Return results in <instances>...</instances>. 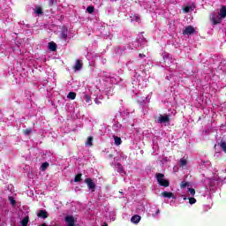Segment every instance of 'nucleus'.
<instances>
[{"label":"nucleus","mask_w":226,"mask_h":226,"mask_svg":"<svg viewBox=\"0 0 226 226\" xmlns=\"http://www.w3.org/2000/svg\"><path fill=\"white\" fill-rule=\"evenodd\" d=\"M225 17H226V8L223 6L220 10V17L212 16L211 18L212 24H214V26H216L217 24H222V19H225Z\"/></svg>","instance_id":"nucleus-1"},{"label":"nucleus","mask_w":226,"mask_h":226,"mask_svg":"<svg viewBox=\"0 0 226 226\" xmlns=\"http://www.w3.org/2000/svg\"><path fill=\"white\" fill-rule=\"evenodd\" d=\"M155 178L157 180L158 185H160V186H164V188H168V186H170V182H169V180L165 179L164 174L156 173Z\"/></svg>","instance_id":"nucleus-2"},{"label":"nucleus","mask_w":226,"mask_h":226,"mask_svg":"<svg viewBox=\"0 0 226 226\" xmlns=\"http://www.w3.org/2000/svg\"><path fill=\"white\" fill-rule=\"evenodd\" d=\"M159 124H165L170 123V117L169 115H160L157 118Z\"/></svg>","instance_id":"nucleus-3"},{"label":"nucleus","mask_w":226,"mask_h":226,"mask_svg":"<svg viewBox=\"0 0 226 226\" xmlns=\"http://www.w3.org/2000/svg\"><path fill=\"white\" fill-rule=\"evenodd\" d=\"M85 183L87 185L88 190L90 192H94L96 190V184H94V181H93L92 178H86Z\"/></svg>","instance_id":"nucleus-4"},{"label":"nucleus","mask_w":226,"mask_h":226,"mask_svg":"<svg viewBox=\"0 0 226 226\" xmlns=\"http://www.w3.org/2000/svg\"><path fill=\"white\" fill-rule=\"evenodd\" d=\"M64 222L66 226H75V217H73V215H66Z\"/></svg>","instance_id":"nucleus-5"},{"label":"nucleus","mask_w":226,"mask_h":226,"mask_svg":"<svg viewBox=\"0 0 226 226\" xmlns=\"http://www.w3.org/2000/svg\"><path fill=\"white\" fill-rule=\"evenodd\" d=\"M194 33H196L195 28H193V26H188L187 27H185V29L183 31V34L184 35H190V34H194Z\"/></svg>","instance_id":"nucleus-6"},{"label":"nucleus","mask_w":226,"mask_h":226,"mask_svg":"<svg viewBox=\"0 0 226 226\" xmlns=\"http://www.w3.org/2000/svg\"><path fill=\"white\" fill-rule=\"evenodd\" d=\"M61 38L64 39V41H66L68 38V28L63 27L61 31Z\"/></svg>","instance_id":"nucleus-7"},{"label":"nucleus","mask_w":226,"mask_h":226,"mask_svg":"<svg viewBox=\"0 0 226 226\" xmlns=\"http://www.w3.org/2000/svg\"><path fill=\"white\" fill-rule=\"evenodd\" d=\"M73 69L76 71V72H79L82 69V61H80V59H77L76 60V64L75 65L73 66Z\"/></svg>","instance_id":"nucleus-8"},{"label":"nucleus","mask_w":226,"mask_h":226,"mask_svg":"<svg viewBox=\"0 0 226 226\" xmlns=\"http://www.w3.org/2000/svg\"><path fill=\"white\" fill-rule=\"evenodd\" d=\"M162 197H165L166 199H176V196H174V193L169 192L167 191H164L162 192Z\"/></svg>","instance_id":"nucleus-9"},{"label":"nucleus","mask_w":226,"mask_h":226,"mask_svg":"<svg viewBox=\"0 0 226 226\" xmlns=\"http://www.w3.org/2000/svg\"><path fill=\"white\" fill-rule=\"evenodd\" d=\"M38 218H43L45 220L46 218H49V215H47V211L45 210H40L37 214Z\"/></svg>","instance_id":"nucleus-10"},{"label":"nucleus","mask_w":226,"mask_h":226,"mask_svg":"<svg viewBox=\"0 0 226 226\" xmlns=\"http://www.w3.org/2000/svg\"><path fill=\"white\" fill-rule=\"evenodd\" d=\"M49 49L51 50V52H56V50H57V44H56L54 41H51L49 43Z\"/></svg>","instance_id":"nucleus-11"},{"label":"nucleus","mask_w":226,"mask_h":226,"mask_svg":"<svg viewBox=\"0 0 226 226\" xmlns=\"http://www.w3.org/2000/svg\"><path fill=\"white\" fill-rule=\"evenodd\" d=\"M140 220H141V217H140V215H133V216L131 218V222H132V223H139V222H140Z\"/></svg>","instance_id":"nucleus-12"},{"label":"nucleus","mask_w":226,"mask_h":226,"mask_svg":"<svg viewBox=\"0 0 226 226\" xmlns=\"http://www.w3.org/2000/svg\"><path fill=\"white\" fill-rule=\"evenodd\" d=\"M217 146H219V147H221V149H222L224 153H226V142H225V140L222 139V140L218 143Z\"/></svg>","instance_id":"nucleus-13"},{"label":"nucleus","mask_w":226,"mask_h":226,"mask_svg":"<svg viewBox=\"0 0 226 226\" xmlns=\"http://www.w3.org/2000/svg\"><path fill=\"white\" fill-rule=\"evenodd\" d=\"M69 100H75L77 98V94L75 92H70L67 95Z\"/></svg>","instance_id":"nucleus-14"},{"label":"nucleus","mask_w":226,"mask_h":226,"mask_svg":"<svg viewBox=\"0 0 226 226\" xmlns=\"http://www.w3.org/2000/svg\"><path fill=\"white\" fill-rule=\"evenodd\" d=\"M93 140H94L93 136L88 137L85 143L86 146H89L91 147L93 146Z\"/></svg>","instance_id":"nucleus-15"},{"label":"nucleus","mask_w":226,"mask_h":226,"mask_svg":"<svg viewBox=\"0 0 226 226\" xmlns=\"http://www.w3.org/2000/svg\"><path fill=\"white\" fill-rule=\"evenodd\" d=\"M82 181V173H79L74 177V183H80Z\"/></svg>","instance_id":"nucleus-16"},{"label":"nucleus","mask_w":226,"mask_h":226,"mask_svg":"<svg viewBox=\"0 0 226 226\" xmlns=\"http://www.w3.org/2000/svg\"><path fill=\"white\" fill-rule=\"evenodd\" d=\"M27 223H29V216L26 215L25 218L21 221V226H27Z\"/></svg>","instance_id":"nucleus-17"},{"label":"nucleus","mask_w":226,"mask_h":226,"mask_svg":"<svg viewBox=\"0 0 226 226\" xmlns=\"http://www.w3.org/2000/svg\"><path fill=\"white\" fill-rule=\"evenodd\" d=\"M115 145L116 146H121L123 140L117 136H114Z\"/></svg>","instance_id":"nucleus-18"},{"label":"nucleus","mask_w":226,"mask_h":226,"mask_svg":"<svg viewBox=\"0 0 226 226\" xmlns=\"http://www.w3.org/2000/svg\"><path fill=\"white\" fill-rule=\"evenodd\" d=\"M49 168V162H42V164L41 165V170L43 172L45 170H47V169Z\"/></svg>","instance_id":"nucleus-19"},{"label":"nucleus","mask_w":226,"mask_h":226,"mask_svg":"<svg viewBox=\"0 0 226 226\" xmlns=\"http://www.w3.org/2000/svg\"><path fill=\"white\" fill-rule=\"evenodd\" d=\"M35 13H37V15H43V9H41L40 6H37L35 8Z\"/></svg>","instance_id":"nucleus-20"},{"label":"nucleus","mask_w":226,"mask_h":226,"mask_svg":"<svg viewBox=\"0 0 226 226\" xmlns=\"http://www.w3.org/2000/svg\"><path fill=\"white\" fill-rule=\"evenodd\" d=\"M187 164H188V161L186 159L182 158L180 160V167H186Z\"/></svg>","instance_id":"nucleus-21"},{"label":"nucleus","mask_w":226,"mask_h":226,"mask_svg":"<svg viewBox=\"0 0 226 226\" xmlns=\"http://www.w3.org/2000/svg\"><path fill=\"white\" fill-rule=\"evenodd\" d=\"M33 132V129H31V128H28V129H25V130H23V133H24V135H31V132Z\"/></svg>","instance_id":"nucleus-22"},{"label":"nucleus","mask_w":226,"mask_h":226,"mask_svg":"<svg viewBox=\"0 0 226 226\" xmlns=\"http://www.w3.org/2000/svg\"><path fill=\"white\" fill-rule=\"evenodd\" d=\"M117 168L118 169V170L123 173L124 172V169L123 168V165H121V163L117 162Z\"/></svg>","instance_id":"nucleus-23"},{"label":"nucleus","mask_w":226,"mask_h":226,"mask_svg":"<svg viewBox=\"0 0 226 226\" xmlns=\"http://www.w3.org/2000/svg\"><path fill=\"white\" fill-rule=\"evenodd\" d=\"M87 11L88 13H94V6H88V7L87 8Z\"/></svg>","instance_id":"nucleus-24"},{"label":"nucleus","mask_w":226,"mask_h":226,"mask_svg":"<svg viewBox=\"0 0 226 226\" xmlns=\"http://www.w3.org/2000/svg\"><path fill=\"white\" fill-rule=\"evenodd\" d=\"M181 188H186L187 186H190V183L183 181L180 185Z\"/></svg>","instance_id":"nucleus-25"},{"label":"nucleus","mask_w":226,"mask_h":226,"mask_svg":"<svg viewBox=\"0 0 226 226\" xmlns=\"http://www.w3.org/2000/svg\"><path fill=\"white\" fill-rule=\"evenodd\" d=\"M190 10H192V6H185L183 11L185 13H190Z\"/></svg>","instance_id":"nucleus-26"},{"label":"nucleus","mask_w":226,"mask_h":226,"mask_svg":"<svg viewBox=\"0 0 226 226\" xmlns=\"http://www.w3.org/2000/svg\"><path fill=\"white\" fill-rule=\"evenodd\" d=\"M197 202L195 198H189V204L193 205Z\"/></svg>","instance_id":"nucleus-27"},{"label":"nucleus","mask_w":226,"mask_h":226,"mask_svg":"<svg viewBox=\"0 0 226 226\" xmlns=\"http://www.w3.org/2000/svg\"><path fill=\"white\" fill-rule=\"evenodd\" d=\"M188 192L191 193V195L193 197L195 195V189L193 188H188Z\"/></svg>","instance_id":"nucleus-28"},{"label":"nucleus","mask_w":226,"mask_h":226,"mask_svg":"<svg viewBox=\"0 0 226 226\" xmlns=\"http://www.w3.org/2000/svg\"><path fill=\"white\" fill-rule=\"evenodd\" d=\"M49 6H54V5L57 4V2L54 1V0H49Z\"/></svg>","instance_id":"nucleus-29"},{"label":"nucleus","mask_w":226,"mask_h":226,"mask_svg":"<svg viewBox=\"0 0 226 226\" xmlns=\"http://www.w3.org/2000/svg\"><path fill=\"white\" fill-rule=\"evenodd\" d=\"M85 100H86L87 102H91V95L86 94V95H85Z\"/></svg>","instance_id":"nucleus-30"},{"label":"nucleus","mask_w":226,"mask_h":226,"mask_svg":"<svg viewBox=\"0 0 226 226\" xmlns=\"http://www.w3.org/2000/svg\"><path fill=\"white\" fill-rule=\"evenodd\" d=\"M139 57L140 59H144V57H146V56H145L144 54H142V53H139Z\"/></svg>","instance_id":"nucleus-31"},{"label":"nucleus","mask_w":226,"mask_h":226,"mask_svg":"<svg viewBox=\"0 0 226 226\" xmlns=\"http://www.w3.org/2000/svg\"><path fill=\"white\" fill-rule=\"evenodd\" d=\"M10 200L13 206H15V204H17V201H15V200H13L12 198H11Z\"/></svg>","instance_id":"nucleus-32"},{"label":"nucleus","mask_w":226,"mask_h":226,"mask_svg":"<svg viewBox=\"0 0 226 226\" xmlns=\"http://www.w3.org/2000/svg\"><path fill=\"white\" fill-rule=\"evenodd\" d=\"M133 19L136 20H140V17H139V15H134Z\"/></svg>","instance_id":"nucleus-33"},{"label":"nucleus","mask_w":226,"mask_h":226,"mask_svg":"<svg viewBox=\"0 0 226 226\" xmlns=\"http://www.w3.org/2000/svg\"><path fill=\"white\" fill-rule=\"evenodd\" d=\"M182 197H183V200H186V199H187V198H186V195H183Z\"/></svg>","instance_id":"nucleus-34"},{"label":"nucleus","mask_w":226,"mask_h":226,"mask_svg":"<svg viewBox=\"0 0 226 226\" xmlns=\"http://www.w3.org/2000/svg\"><path fill=\"white\" fill-rule=\"evenodd\" d=\"M102 226H109V224L107 222H104Z\"/></svg>","instance_id":"nucleus-35"},{"label":"nucleus","mask_w":226,"mask_h":226,"mask_svg":"<svg viewBox=\"0 0 226 226\" xmlns=\"http://www.w3.org/2000/svg\"><path fill=\"white\" fill-rule=\"evenodd\" d=\"M40 226H48L46 223H42Z\"/></svg>","instance_id":"nucleus-36"},{"label":"nucleus","mask_w":226,"mask_h":226,"mask_svg":"<svg viewBox=\"0 0 226 226\" xmlns=\"http://www.w3.org/2000/svg\"><path fill=\"white\" fill-rule=\"evenodd\" d=\"M112 156H113L112 154H109V158H112Z\"/></svg>","instance_id":"nucleus-37"},{"label":"nucleus","mask_w":226,"mask_h":226,"mask_svg":"<svg viewBox=\"0 0 226 226\" xmlns=\"http://www.w3.org/2000/svg\"><path fill=\"white\" fill-rule=\"evenodd\" d=\"M158 213H160V210H157V211H156V215H158Z\"/></svg>","instance_id":"nucleus-38"},{"label":"nucleus","mask_w":226,"mask_h":226,"mask_svg":"<svg viewBox=\"0 0 226 226\" xmlns=\"http://www.w3.org/2000/svg\"><path fill=\"white\" fill-rule=\"evenodd\" d=\"M215 149H216V145L215 146Z\"/></svg>","instance_id":"nucleus-39"}]
</instances>
